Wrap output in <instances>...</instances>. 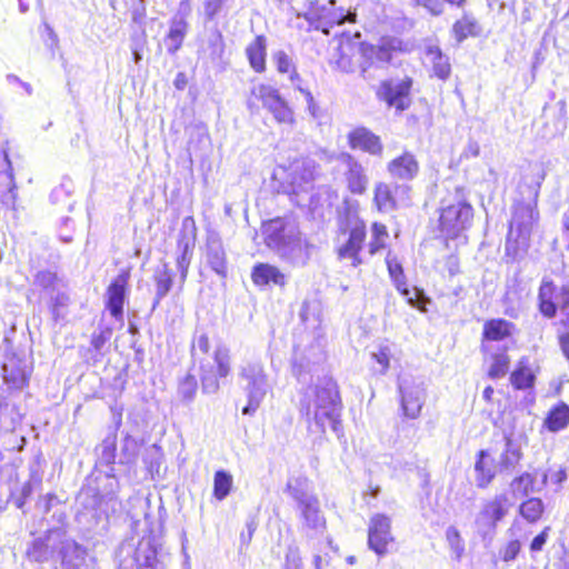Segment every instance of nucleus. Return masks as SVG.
Segmentation results:
<instances>
[{"label": "nucleus", "mask_w": 569, "mask_h": 569, "mask_svg": "<svg viewBox=\"0 0 569 569\" xmlns=\"http://www.w3.org/2000/svg\"><path fill=\"white\" fill-rule=\"evenodd\" d=\"M481 27L477 19L471 14H463L461 19L457 20L451 29V32L458 44L463 42L468 37H478L481 34Z\"/></svg>", "instance_id": "nucleus-33"}, {"label": "nucleus", "mask_w": 569, "mask_h": 569, "mask_svg": "<svg viewBox=\"0 0 569 569\" xmlns=\"http://www.w3.org/2000/svg\"><path fill=\"white\" fill-rule=\"evenodd\" d=\"M386 263L389 271L390 277L392 276H399L403 272L402 266L397 259L396 256H393L391 252H388L386 257Z\"/></svg>", "instance_id": "nucleus-63"}, {"label": "nucleus", "mask_w": 569, "mask_h": 569, "mask_svg": "<svg viewBox=\"0 0 569 569\" xmlns=\"http://www.w3.org/2000/svg\"><path fill=\"white\" fill-rule=\"evenodd\" d=\"M50 298V309L53 319L57 321L61 317V308H64L69 302L68 295L63 289H58L53 293L48 295Z\"/></svg>", "instance_id": "nucleus-51"}, {"label": "nucleus", "mask_w": 569, "mask_h": 569, "mask_svg": "<svg viewBox=\"0 0 569 569\" xmlns=\"http://www.w3.org/2000/svg\"><path fill=\"white\" fill-rule=\"evenodd\" d=\"M141 442L129 433H126L121 441L119 462L124 465L134 463L140 451Z\"/></svg>", "instance_id": "nucleus-44"}, {"label": "nucleus", "mask_w": 569, "mask_h": 569, "mask_svg": "<svg viewBox=\"0 0 569 569\" xmlns=\"http://www.w3.org/2000/svg\"><path fill=\"white\" fill-rule=\"evenodd\" d=\"M197 227L192 217H186L182 221L181 237L178 241L180 253L177 258V268L180 271L181 280L184 281L192 258Z\"/></svg>", "instance_id": "nucleus-14"}, {"label": "nucleus", "mask_w": 569, "mask_h": 569, "mask_svg": "<svg viewBox=\"0 0 569 569\" xmlns=\"http://www.w3.org/2000/svg\"><path fill=\"white\" fill-rule=\"evenodd\" d=\"M231 487L232 476L224 470H218L213 479V496L218 500H223L229 495Z\"/></svg>", "instance_id": "nucleus-46"}, {"label": "nucleus", "mask_w": 569, "mask_h": 569, "mask_svg": "<svg viewBox=\"0 0 569 569\" xmlns=\"http://www.w3.org/2000/svg\"><path fill=\"white\" fill-rule=\"evenodd\" d=\"M540 182L533 188V203L519 202L515 206L510 229H517L520 236L527 237L538 220L539 213L536 209L537 198L539 196Z\"/></svg>", "instance_id": "nucleus-16"}, {"label": "nucleus", "mask_w": 569, "mask_h": 569, "mask_svg": "<svg viewBox=\"0 0 569 569\" xmlns=\"http://www.w3.org/2000/svg\"><path fill=\"white\" fill-rule=\"evenodd\" d=\"M252 93L261 100L263 107L273 114V118L278 122L288 124L295 123L292 109L277 89L271 86L261 84L254 88Z\"/></svg>", "instance_id": "nucleus-11"}, {"label": "nucleus", "mask_w": 569, "mask_h": 569, "mask_svg": "<svg viewBox=\"0 0 569 569\" xmlns=\"http://www.w3.org/2000/svg\"><path fill=\"white\" fill-rule=\"evenodd\" d=\"M390 519L381 513L370 519L368 529V546L377 555L383 556L388 552V546L393 541Z\"/></svg>", "instance_id": "nucleus-13"}, {"label": "nucleus", "mask_w": 569, "mask_h": 569, "mask_svg": "<svg viewBox=\"0 0 569 569\" xmlns=\"http://www.w3.org/2000/svg\"><path fill=\"white\" fill-rule=\"evenodd\" d=\"M549 530H550V528L546 527L539 535H537L532 539V541L530 543V550L532 552H538V551L542 550L543 546L547 542Z\"/></svg>", "instance_id": "nucleus-64"}, {"label": "nucleus", "mask_w": 569, "mask_h": 569, "mask_svg": "<svg viewBox=\"0 0 569 569\" xmlns=\"http://www.w3.org/2000/svg\"><path fill=\"white\" fill-rule=\"evenodd\" d=\"M489 457L490 456L487 450H480L477 455V460L475 463L476 485L481 489L487 488L498 472L496 466L492 467L487 463V459H489Z\"/></svg>", "instance_id": "nucleus-34"}, {"label": "nucleus", "mask_w": 569, "mask_h": 569, "mask_svg": "<svg viewBox=\"0 0 569 569\" xmlns=\"http://www.w3.org/2000/svg\"><path fill=\"white\" fill-rule=\"evenodd\" d=\"M401 396V408L407 418L416 419L419 417L426 400L425 388L422 383L412 380L400 379L398 382Z\"/></svg>", "instance_id": "nucleus-12"}, {"label": "nucleus", "mask_w": 569, "mask_h": 569, "mask_svg": "<svg viewBox=\"0 0 569 569\" xmlns=\"http://www.w3.org/2000/svg\"><path fill=\"white\" fill-rule=\"evenodd\" d=\"M31 375V367L23 358L11 357L2 365V377L7 385L14 389L24 388Z\"/></svg>", "instance_id": "nucleus-20"}, {"label": "nucleus", "mask_w": 569, "mask_h": 569, "mask_svg": "<svg viewBox=\"0 0 569 569\" xmlns=\"http://www.w3.org/2000/svg\"><path fill=\"white\" fill-rule=\"evenodd\" d=\"M321 153L328 159H337L343 167V176L348 190L353 194H362L366 192L369 178L363 166L350 153L340 152L338 154H329L326 150Z\"/></svg>", "instance_id": "nucleus-10"}, {"label": "nucleus", "mask_w": 569, "mask_h": 569, "mask_svg": "<svg viewBox=\"0 0 569 569\" xmlns=\"http://www.w3.org/2000/svg\"><path fill=\"white\" fill-rule=\"evenodd\" d=\"M62 569H87V550L73 540H61L59 546Z\"/></svg>", "instance_id": "nucleus-25"}, {"label": "nucleus", "mask_w": 569, "mask_h": 569, "mask_svg": "<svg viewBox=\"0 0 569 569\" xmlns=\"http://www.w3.org/2000/svg\"><path fill=\"white\" fill-rule=\"evenodd\" d=\"M411 87L412 80L409 77L397 81H385L380 87L379 94L389 107L403 111L410 106L409 93Z\"/></svg>", "instance_id": "nucleus-15"}, {"label": "nucleus", "mask_w": 569, "mask_h": 569, "mask_svg": "<svg viewBox=\"0 0 569 569\" xmlns=\"http://www.w3.org/2000/svg\"><path fill=\"white\" fill-rule=\"evenodd\" d=\"M511 506L512 502L506 493L496 495L491 500L486 501L476 518L478 532L483 538H492L498 522L506 517Z\"/></svg>", "instance_id": "nucleus-8"}, {"label": "nucleus", "mask_w": 569, "mask_h": 569, "mask_svg": "<svg viewBox=\"0 0 569 569\" xmlns=\"http://www.w3.org/2000/svg\"><path fill=\"white\" fill-rule=\"evenodd\" d=\"M284 492L297 502V506L316 498V496L311 493L310 480L302 475L290 476L287 480Z\"/></svg>", "instance_id": "nucleus-29"}, {"label": "nucleus", "mask_w": 569, "mask_h": 569, "mask_svg": "<svg viewBox=\"0 0 569 569\" xmlns=\"http://www.w3.org/2000/svg\"><path fill=\"white\" fill-rule=\"evenodd\" d=\"M187 27L188 24L182 17L172 20L169 32L163 40L169 53L173 54L180 49L186 37Z\"/></svg>", "instance_id": "nucleus-40"}, {"label": "nucleus", "mask_w": 569, "mask_h": 569, "mask_svg": "<svg viewBox=\"0 0 569 569\" xmlns=\"http://www.w3.org/2000/svg\"><path fill=\"white\" fill-rule=\"evenodd\" d=\"M366 239V227L362 222L357 223L349 232L347 242L338 250L339 257L342 259H351V264L358 267L362 263L359 252L362 249Z\"/></svg>", "instance_id": "nucleus-26"}, {"label": "nucleus", "mask_w": 569, "mask_h": 569, "mask_svg": "<svg viewBox=\"0 0 569 569\" xmlns=\"http://www.w3.org/2000/svg\"><path fill=\"white\" fill-rule=\"evenodd\" d=\"M213 360L217 365V376L219 378H226L230 373V350L224 345H218L214 355Z\"/></svg>", "instance_id": "nucleus-48"}, {"label": "nucleus", "mask_w": 569, "mask_h": 569, "mask_svg": "<svg viewBox=\"0 0 569 569\" xmlns=\"http://www.w3.org/2000/svg\"><path fill=\"white\" fill-rule=\"evenodd\" d=\"M227 0H203V13L207 21H212L222 11Z\"/></svg>", "instance_id": "nucleus-54"}, {"label": "nucleus", "mask_w": 569, "mask_h": 569, "mask_svg": "<svg viewBox=\"0 0 569 569\" xmlns=\"http://www.w3.org/2000/svg\"><path fill=\"white\" fill-rule=\"evenodd\" d=\"M129 279L130 271L121 270L107 289V308L116 319L122 317Z\"/></svg>", "instance_id": "nucleus-18"}, {"label": "nucleus", "mask_w": 569, "mask_h": 569, "mask_svg": "<svg viewBox=\"0 0 569 569\" xmlns=\"http://www.w3.org/2000/svg\"><path fill=\"white\" fill-rule=\"evenodd\" d=\"M472 217V207L458 196L455 203L442 207L439 218L440 231L447 238L455 239L470 227Z\"/></svg>", "instance_id": "nucleus-7"}, {"label": "nucleus", "mask_w": 569, "mask_h": 569, "mask_svg": "<svg viewBox=\"0 0 569 569\" xmlns=\"http://www.w3.org/2000/svg\"><path fill=\"white\" fill-rule=\"evenodd\" d=\"M372 240L369 243L370 254H376L379 250L386 247V241L389 237L387 228L382 223L375 222L371 227Z\"/></svg>", "instance_id": "nucleus-49"}, {"label": "nucleus", "mask_w": 569, "mask_h": 569, "mask_svg": "<svg viewBox=\"0 0 569 569\" xmlns=\"http://www.w3.org/2000/svg\"><path fill=\"white\" fill-rule=\"evenodd\" d=\"M536 477L532 473L523 472L512 479L510 482V491L513 497H526L530 492L540 491L541 487L536 488Z\"/></svg>", "instance_id": "nucleus-42"}, {"label": "nucleus", "mask_w": 569, "mask_h": 569, "mask_svg": "<svg viewBox=\"0 0 569 569\" xmlns=\"http://www.w3.org/2000/svg\"><path fill=\"white\" fill-rule=\"evenodd\" d=\"M511 323L503 319L487 321L483 327V336L488 340L499 341L510 336Z\"/></svg>", "instance_id": "nucleus-43"}, {"label": "nucleus", "mask_w": 569, "mask_h": 569, "mask_svg": "<svg viewBox=\"0 0 569 569\" xmlns=\"http://www.w3.org/2000/svg\"><path fill=\"white\" fill-rule=\"evenodd\" d=\"M396 284V288L401 292L402 296L407 298V301L410 306L415 308H419V303L417 302V298L411 296L410 289L407 287L406 277L402 272L401 274L390 277Z\"/></svg>", "instance_id": "nucleus-53"}, {"label": "nucleus", "mask_w": 569, "mask_h": 569, "mask_svg": "<svg viewBox=\"0 0 569 569\" xmlns=\"http://www.w3.org/2000/svg\"><path fill=\"white\" fill-rule=\"evenodd\" d=\"M426 56L432 66V73L440 80L446 81L451 74L449 57L438 46H427Z\"/></svg>", "instance_id": "nucleus-32"}, {"label": "nucleus", "mask_w": 569, "mask_h": 569, "mask_svg": "<svg viewBox=\"0 0 569 569\" xmlns=\"http://www.w3.org/2000/svg\"><path fill=\"white\" fill-rule=\"evenodd\" d=\"M238 379L248 400L242 413L253 416L271 389L268 376L260 362H248L240 368Z\"/></svg>", "instance_id": "nucleus-5"}, {"label": "nucleus", "mask_w": 569, "mask_h": 569, "mask_svg": "<svg viewBox=\"0 0 569 569\" xmlns=\"http://www.w3.org/2000/svg\"><path fill=\"white\" fill-rule=\"evenodd\" d=\"M389 356L390 351L387 347L380 348L378 352H372L371 357L381 365V373H385L387 369L389 368Z\"/></svg>", "instance_id": "nucleus-62"}, {"label": "nucleus", "mask_w": 569, "mask_h": 569, "mask_svg": "<svg viewBox=\"0 0 569 569\" xmlns=\"http://www.w3.org/2000/svg\"><path fill=\"white\" fill-rule=\"evenodd\" d=\"M112 471L113 468H110L101 479L104 482L103 489L88 483L79 492L77 501L82 509L78 511V519L86 522L88 529H94L100 525L104 527L109 509H114L118 481Z\"/></svg>", "instance_id": "nucleus-3"}, {"label": "nucleus", "mask_w": 569, "mask_h": 569, "mask_svg": "<svg viewBox=\"0 0 569 569\" xmlns=\"http://www.w3.org/2000/svg\"><path fill=\"white\" fill-rule=\"evenodd\" d=\"M305 526L318 530L325 527V518L322 517L319 508L318 498H312L298 506Z\"/></svg>", "instance_id": "nucleus-36"}, {"label": "nucleus", "mask_w": 569, "mask_h": 569, "mask_svg": "<svg viewBox=\"0 0 569 569\" xmlns=\"http://www.w3.org/2000/svg\"><path fill=\"white\" fill-rule=\"evenodd\" d=\"M31 493L32 485L30 482H24L20 488L18 495H16L14 490L11 489L9 500H11L18 509H22L26 503V500L28 499V497H30Z\"/></svg>", "instance_id": "nucleus-56"}, {"label": "nucleus", "mask_w": 569, "mask_h": 569, "mask_svg": "<svg viewBox=\"0 0 569 569\" xmlns=\"http://www.w3.org/2000/svg\"><path fill=\"white\" fill-rule=\"evenodd\" d=\"M14 179L11 163L7 154L0 157V200L3 203L14 202Z\"/></svg>", "instance_id": "nucleus-28"}, {"label": "nucleus", "mask_w": 569, "mask_h": 569, "mask_svg": "<svg viewBox=\"0 0 569 569\" xmlns=\"http://www.w3.org/2000/svg\"><path fill=\"white\" fill-rule=\"evenodd\" d=\"M62 540L60 529L49 530L43 537L36 538L28 547L26 556L34 562H44L56 552Z\"/></svg>", "instance_id": "nucleus-17"}, {"label": "nucleus", "mask_w": 569, "mask_h": 569, "mask_svg": "<svg viewBox=\"0 0 569 569\" xmlns=\"http://www.w3.org/2000/svg\"><path fill=\"white\" fill-rule=\"evenodd\" d=\"M251 278L257 286H267L270 283L283 286L286 283L284 274L277 267L268 263L254 266Z\"/></svg>", "instance_id": "nucleus-30"}, {"label": "nucleus", "mask_w": 569, "mask_h": 569, "mask_svg": "<svg viewBox=\"0 0 569 569\" xmlns=\"http://www.w3.org/2000/svg\"><path fill=\"white\" fill-rule=\"evenodd\" d=\"M97 463L111 466L117 457V431L111 429L96 447Z\"/></svg>", "instance_id": "nucleus-35"}, {"label": "nucleus", "mask_w": 569, "mask_h": 569, "mask_svg": "<svg viewBox=\"0 0 569 569\" xmlns=\"http://www.w3.org/2000/svg\"><path fill=\"white\" fill-rule=\"evenodd\" d=\"M341 408L337 383L327 377L307 387L299 399L300 417L311 433H323L327 426L338 433Z\"/></svg>", "instance_id": "nucleus-1"}, {"label": "nucleus", "mask_w": 569, "mask_h": 569, "mask_svg": "<svg viewBox=\"0 0 569 569\" xmlns=\"http://www.w3.org/2000/svg\"><path fill=\"white\" fill-rule=\"evenodd\" d=\"M118 557L127 558L138 569H168L171 561L160 535L153 529H149V533L142 536L136 546L130 542L122 543Z\"/></svg>", "instance_id": "nucleus-4"}, {"label": "nucleus", "mask_w": 569, "mask_h": 569, "mask_svg": "<svg viewBox=\"0 0 569 569\" xmlns=\"http://www.w3.org/2000/svg\"><path fill=\"white\" fill-rule=\"evenodd\" d=\"M569 425V406L559 402L552 407L543 420V427L550 432H559Z\"/></svg>", "instance_id": "nucleus-37"}, {"label": "nucleus", "mask_w": 569, "mask_h": 569, "mask_svg": "<svg viewBox=\"0 0 569 569\" xmlns=\"http://www.w3.org/2000/svg\"><path fill=\"white\" fill-rule=\"evenodd\" d=\"M505 448L496 463L498 473H511L522 459L521 447L512 439L511 435H503Z\"/></svg>", "instance_id": "nucleus-27"}, {"label": "nucleus", "mask_w": 569, "mask_h": 569, "mask_svg": "<svg viewBox=\"0 0 569 569\" xmlns=\"http://www.w3.org/2000/svg\"><path fill=\"white\" fill-rule=\"evenodd\" d=\"M266 50L267 39L264 36H257L246 49L250 66L257 72H262L266 69Z\"/></svg>", "instance_id": "nucleus-38"}, {"label": "nucleus", "mask_w": 569, "mask_h": 569, "mask_svg": "<svg viewBox=\"0 0 569 569\" xmlns=\"http://www.w3.org/2000/svg\"><path fill=\"white\" fill-rule=\"evenodd\" d=\"M446 537L450 547L457 552V556L459 557L463 550L459 531L455 527H449L446 531Z\"/></svg>", "instance_id": "nucleus-59"}, {"label": "nucleus", "mask_w": 569, "mask_h": 569, "mask_svg": "<svg viewBox=\"0 0 569 569\" xmlns=\"http://www.w3.org/2000/svg\"><path fill=\"white\" fill-rule=\"evenodd\" d=\"M273 60L280 73H291L292 70H296L291 58L282 50L273 53Z\"/></svg>", "instance_id": "nucleus-57"}, {"label": "nucleus", "mask_w": 569, "mask_h": 569, "mask_svg": "<svg viewBox=\"0 0 569 569\" xmlns=\"http://www.w3.org/2000/svg\"><path fill=\"white\" fill-rule=\"evenodd\" d=\"M520 550H521L520 541L517 539L511 540L500 550L501 559L506 562L512 561L517 558Z\"/></svg>", "instance_id": "nucleus-58"}, {"label": "nucleus", "mask_w": 569, "mask_h": 569, "mask_svg": "<svg viewBox=\"0 0 569 569\" xmlns=\"http://www.w3.org/2000/svg\"><path fill=\"white\" fill-rule=\"evenodd\" d=\"M420 170L416 156L409 151H405L399 157L392 159L387 164L388 173L396 180L411 181Z\"/></svg>", "instance_id": "nucleus-21"}, {"label": "nucleus", "mask_w": 569, "mask_h": 569, "mask_svg": "<svg viewBox=\"0 0 569 569\" xmlns=\"http://www.w3.org/2000/svg\"><path fill=\"white\" fill-rule=\"evenodd\" d=\"M330 8L327 6H320L317 1H311L308 9L302 13H298V17H303L308 22L309 27L315 30H320L325 34L330 33V29L333 26H339L345 22H353L356 20V13L345 12L342 8L335 9L336 0H329Z\"/></svg>", "instance_id": "nucleus-6"}, {"label": "nucleus", "mask_w": 569, "mask_h": 569, "mask_svg": "<svg viewBox=\"0 0 569 569\" xmlns=\"http://www.w3.org/2000/svg\"><path fill=\"white\" fill-rule=\"evenodd\" d=\"M545 510V505L539 498H529L519 506V513L528 522L538 521Z\"/></svg>", "instance_id": "nucleus-45"}, {"label": "nucleus", "mask_w": 569, "mask_h": 569, "mask_svg": "<svg viewBox=\"0 0 569 569\" xmlns=\"http://www.w3.org/2000/svg\"><path fill=\"white\" fill-rule=\"evenodd\" d=\"M262 234L266 244L278 256L295 267H303L310 259L312 246L301 237L293 220L276 218L264 222Z\"/></svg>", "instance_id": "nucleus-2"}, {"label": "nucleus", "mask_w": 569, "mask_h": 569, "mask_svg": "<svg viewBox=\"0 0 569 569\" xmlns=\"http://www.w3.org/2000/svg\"><path fill=\"white\" fill-rule=\"evenodd\" d=\"M509 357L503 353L496 355L493 357V362L489 369V376L492 379L503 377L509 369Z\"/></svg>", "instance_id": "nucleus-52"}, {"label": "nucleus", "mask_w": 569, "mask_h": 569, "mask_svg": "<svg viewBox=\"0 0 569 569\" xmlns=\"http://www.w3.org/2000/svg\"><path fill=\"white\" fill-rule=\"evenodd\" d=\"M32 284L46 295L53 293L58 289H64L63 279L49 269L38 270L33 276Z\"/></svg>", "instance_id": "nucleus-39"}, {"label": "nucleus", "mask_w": 569, "mask_h": 569, "mask_svg": "<svg viewBox=\"0 0 569 569\" xmlns=\"http://www.w3.org/2000/svg\"><path fill=\"white\" fill-rule=\"evenodd\" d=\"M555 292L556 284L553 281L547 277L542 278L538 292V305L539 311L549 319L557 313V306L553 301Z\"/></svg>", "instance_id": "nucleus-31"}, {"label": "nucleus", "mask_w": 569, "mask_h": 569, "mask_svg": "<svg viewBox=\"0 0 569 569\" xmlns=\"http://www.w3.org/2000/svg\"><path fill=\"white\" fill-rule=\"evenodd\" d=\"M348 142L351 149H360L372 156L382 153V143L378 136L365 127H359L349 132Z\"/></svg>", "instance_id": "nucleus-24"}, {"label": "nucleus", "mask_w": 569, "mask_h": 569, "mask_svg": "<svg viewBox=\"0 0 569 569\" xmlns=\"http://www.w3.org/2000/svg\"><path fill=\"white\" fill-rule=\"evenodd\" d=\"M206 261L210 269L219 277L226 278L228 274V262L224 247L221 239L216 233L207 238Z\"/></svg>", "instance_id": "nucleus-22"}, {"label": "nucleus", "mask_w": 569, "mask_h": 569, "mask_svg": "<svg viewBox=\"0 0 569 569\" xmlns=\"http://www.w3.org/2000/svg\"><path fill=\"white\" fill-rule=\"evenodd\" d=\"M201 387L203 393H216L219 390L218 377L213 375L203 376Z\"/></svg>", "instance_id": "nucleus-61"}, {"label": "nucleus", "mask_w": 569, "mask_h": 569, "mask_svg": "<svg viewBox=\"0 0 569 569\" xmlns=\"http://www.w3.org/2000/svg\"><path fill=\"white\" fill-rule=\"evenodd\" d=\"M210 343L209 338L206 333H200L194 338L193 346H192V356L196 357L197 351H200L201 353L206 355L209 352Z\"/></svg>", "instance_id": "nucleus-60"}, {"label": "nucleus", "mask_w": 569, "mask_h": 569, "mask_svg": "<svg viewBox=\"0 0 569 569\" xmlns=\"http://www.w3.org/2000/svg\"><path fill=\"white\" fill-rule=\"evenodd\" d=\"M410 188L406 184H388L379 182L375 188V203L379 211L391 212L397 209L399 200L397 196L399 193L407 194Z\"/></svg>", "instance_id": "nucleus-23"}, {"label": "nucleus", "mask_w": 569, "mask_h": 569, "mask_svg": "<svg viewBox=\"0 0 569 569\" xmlns=\"http://www.w3.org/2000/svg\"><path fill=\"white\" fill-rule=\"evenodd\" d=\"M112 330L108 327L99 329V331L93 332L91 338V346L97 352H101L107 341L111 338Z\"/></svg>", "instance_id": "nucleus-55"}, {"label": "nucleus", "mask_w": 569, "mask_h": 569, "mask_svg": "<svg viewBox=\"0 0 569 569\" xmlns=\"http://www.w3.org/2000/svg\"><path fill=\"white\" fill-rule=\"evenodd\" d=\"M317 174V162L309 157L296 159L289 167L290 183L295 190H307L308 186L316 179Z\"/></svg>", "instance_id": "nucleus-19"}, {"label": "nucleus", "mask_w": 569, "mask_h": 569, "mask_svg": "<svg viewBox=\"0 0 569 569\" xmlns=\"http://www.w3.org/2000/svg\"><path fill=\"white\" fill-rule=\"evenodd\" d=\"M510 381L516 389L522 390L532 387L535 376L529 368L520 367L511 373Z\"/></svg>", "instance_id": "nucleus-50"}, {"label": "nucleus", "mask_w": 569, "mask_h": 569, "mask_svg": "<svg viewBox=\"0 0 569 569\" xmlns=\"http://www.w3.org/2000/svg\"><path fill=\"white\" fill-rule=\"evenodd\" d=\"M399 44L400 41L396 38H383L377 44L361 42V76L366 78V73L371 67L382 68L388 64Z\"/></svg>", "instance_id": "nucleus-9"}, {"label": "nucleus", "mask_w": 569, "mask_h": 569, "mask_svg": "<svg viewBox=\"0 0 569 569\" xmlns=\"http://www.w3.org/2000/svg\"><path fill=\"white\" fill-rule=\"evenodd\" d=\"M153 278L156 282V296L152 303V310H154L160 301L169 293L173 282L172 274L169 271L167 264H163L162 268L157 269Z\"/></svg>", "instance_id": "nucleus-41"}, {"label": "nucleus", "mask_w": 569, "mask_h": 569, "mask_svg": "<svg viewBox=\"0 0 569 569\" xmlns=\"http://www.w3.org/2000/svg\"><path fill=\"white\" fill-rule=\"evenodd\" d=\"M198 381L191 373H187L182 379L179 380L178 396L186 403H190L197 393Z\"/></svg>", "instance_id": "nucleus-47"}]
</instances>
